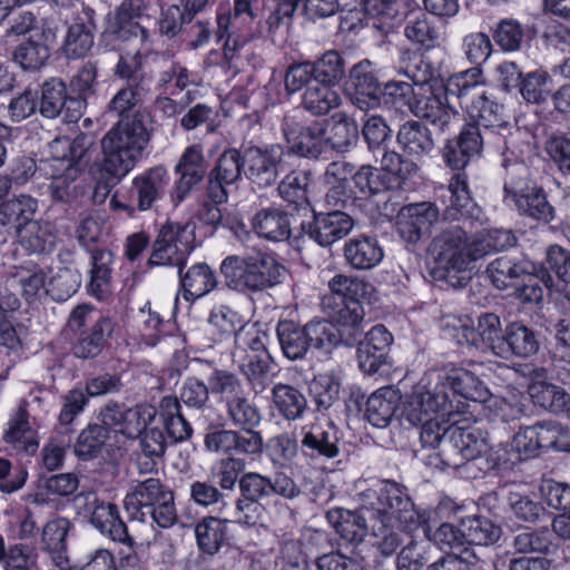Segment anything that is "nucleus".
I'll list each match as a JSON object with an SVG mask.
<instances>
[{"mask_svg": "<svg viewBox=\"0 0 570 570\" xmlns=\"http://www.w3.org/2000/svg\"><path fill=\"white\" fill-rule=\"evenodd\" d=\"M405 73L419 87L417 90L405 81H389L381 94L384 104L396 110L407 108L415 117L425 119L439 130L454 125L456 115L442 105V82H431V73L422 77L410 73L409 70Z\"/></svg>", "mask_w": 570, "mask_h": 570, "instance_id": "1", "label": "nucleus"}, {"mask_svg": "<svg viewBox=\"0 0 570 570\" xmlns=\"http://www.w3.org/2000/svg\"><path fill=\"white\" fill-rule=\"evenodd\" d=\"M428 255L433 262L434 278L453 288H462L471 279V264L478 261L473 239L461 226L441 229L431 240Z\"/></svg>", "mask_w": 570, "mask_h": 570, "instance_id": "2", "label": "nucleus"}, {"mask_svg": "<svg viewBox=\"0 0 570 570\" xmlns=\"http://www.w3.org/2000/svg\"><path fill=\"white\" fill-rule=\"evenodd\" d=\"M145 112L136 110L130 119L119 121L101 139V170L109 177H125L138 163L150 140Z\"/></svg>", "mask_w": 570, "mask_h": 570, "instance_id": "3", "label": "nucleus"}, {"mask_svg": "<svg viewBox=\"0 0 570 570\" xmlns=\"http://www.w3.org/2000/svg\"><path fill=\"white\" fill-rule=\"evenodd\" d=\"M220 273L230 289L262 292L281 284L286 268L267 253L227 256L220 264Z\"/></svg>", "mask_w": 570, "mask_h": 570, "instance_id": "4", "label": "nucleus"}, {"mask_svg": "<svg viewBox=\"0 0 570 570\" xmlns=\"http://www.w3.org/2000/svg\"><path fill=\"white\" fill-rule=\"evenodd\" d=\"M331 293L322 298V307L327 315L341 313L352 325L363 326V302H370L374 293L372 284L357 277L335 275L330 282Z\"/></svg>", "mask_w": 570, "mask_h": 570, "instance_id": "5", "label": "nucleus"}, {"mask_svg": "<svg viewBox=\"0 0 570 570\" xmlns=\"http://www.w3.org/2000/svg\"><path fill=\"white\" fill-rule=\"evenodd\" d=\"M195 226L190 223H166L154 242L150 266H169L181 272L194 248Z\"/></svg>", "mask_w": 570, "mask_h": 570, "instance_id": "6", "label": "nucleus"}, {"mask_svg": "<svg viewBox=\"0 0 570 570\" xmlns=\"http://www.w3.org/2000/svg\"><path fill=\"white\" fill-rule=\"evenodd\" d=\"M365 497L376 499L375 502H371V518L395 520L403 531H413L419 527L420 517L405 487L385 481L379 491L367 490Z\"/></svg>", "mask_w": 570, "mask_h": 570, "instance_id": "7", "label": "nucleus"}, {"mask_svg": "<svg viewBox=\"0 0 570 570\" xmlns=\"http://www.w3.org/2000/svg\"><path fill=\"white\" fill-rule=\"evenodd\" d=\"M150 0H122L106 19L105 35L120 41L137 40L140 45L149 40L146 26L151 20Z\"/></svg>", "mask_w": 570, "mask_h": 570, "instance_id": "8", "label": "nucleus"}, {"mask_svg": "<svg viewBox=\"0 0 570 570\" xmlns=\"http://www.w3.org/2000/svg\"><path fill=\"white\" fill-rule=\"evenodd\" d=\"M488 450L489 445L484 438L473 431L453 426L443 440L441 449L429 456L428 464L434 468L459 469Z\"/></svg>", "mask_w": 570, "mask_h": 570, "instance_id": "9", "label": "nucleus"}, {"mask_svg": "<svg viewBox=\"0 0 570 570\" xmlns=\"http://www.w3.org/2000/svg\"><path fill=\"white\" fill-rule=\"evenodd\" d=\"M76 502L83 515L88 518L89 523L101 534L112 541L132 544V539L120 519L116 504L99 499L96 492L79 493L76 497Z\"/></svg>", "mask_w": 570, "mask_h": 570, "instance_id": "10", "label": "nucleus"}, {"mask_svg": "<svg viewBox=\"0 0 570 570\" xmlns=\"http://www.w3.org/2000/svg\"><path fill=\"white\" fill-rule=\"evenodd\" d=\"M468 112L472 122L464 127H475L482 137L483 144L490 148H500L501 138L513 124L505 117L504 107L490 100L485 95L471 102Z\"/></svg>", "mask_w": 570, "mask_h": 570, "instance_id": "11", "label": "nucleus"}, {"mask_svg": "<svg viewBox=\"0 0 570 570\" xmlns=\"http://www.w3.org/2000/svg\"><path fill=\"white\" fill-rule=\"evenodd\" d=\"M448 387L444 381L436 384L432 390L425 386H417L412 393L405 407V416L412 424L424 421V416L431 413L441 414L448 421L460 412V402L454 404L449 399Z\"/></svg>", "mask_w": 570, "mask_h": 570, "instance_id": "12", "label": "nucleus"}, {"mask_svg": "<svg viewBox=\"0 0 570 570\" xmlns=\"http://www.w3.org/2000/svg\"><path fill=\"white\" fill-rule=\"evenodd\" d=\"M85 109V100L68 95L67 86L60 78L43 82L39 107L43 117L55 119L60 116L63 122L73 124L82 117Z\"/></svg>", "mask_w": 570, "mask_h": 570, "instance_id": "13", "label": "nucleus"}, {"mask_svg": "<svg viewBox=\"0 0 570 570\" xmlns=\"http://www.w3.org/2000/svg\"><path fill=\"white\" fill-rule=\"evenodd\" d=\"M328 317L336 325L326 320H313L304 325L311 347L328 351L340 343L354 346L358 337L363 335V326L350 324L346 316L341 313H338V316L328 315Z\"/></svg>", "mask_w": 570, "mask_h": 570, "instance_id": "14", "label": "nucleus"}, {"mask_svg": "<svg viewBox=\"0 0 570 570\" xmlns=\"http://www.w3.org/2000/svg\"><path fill=\"white\" fill-rule=\"evenodd\" d=\"M244 150L235 148L223 151L215 167L208 174L207 196L213 203L224 204L228 200L229 187L234 186L245 174Z\"/></svg>", "mask_w": 570, "mask_h": 570, "instance_id": "15", "label": "nucleus"}, {"mask_svg": "<svg viewBox=\"0 0 570 570\" xmlns=\"http://www.w3.org/2000/svg\"><path fill=\"white\" fill-rule=\"evenodd\" d=\"M283 155V148L279 145L245 148L243 160L246 178L259 188L274 185L279 176Z\"/></svg>", "mask_w": 570, "mask_h": 570, "instance_id": "16", "label": "nucleus"}, {"mask_svg": "<svg viewBox=\"0 0 570 570\" xmlns=\"http://www.w3.org/2000/svg\"><path fill=\"white\" fill-rule=\"evenodd\" d=\"M312 214V220L301 224L302 237L307 236L321 246H330L345 237L354 227V219L341 209Z\"/></svg>", "mask_w": 570, "mask_h": 570, "instance_id": "17", "label": "nucleus"}, {"mask_svg": "<svg viewBox=\"0 0 570 570\" xmlns=\"http://www.w3.org/2000/svg\"><path fill=\"white\" fill-rule=\"evenodd\" d=\"M283 132L291 153L311 159H317L326 148V129L321 122L304 126L285 118Z\"/></svg>", "mask_w": 570, "mask_h": 570, "instance_id": "18", "label": "nucleus"}, {"mask_svg": "<svg viewBox=\"0 0 570 570\" xmlns=\"http://www.w3.org/2000/svg\"><path fill=\"white\" fill-rule=\"evenodd\" d=\"M440 210L434 203L421 202L403 206L396 218L399 235L407 243H417L439 220Z\"/></svg>", "mask_w": 570, "mask_h": 570, "instance_id": "19", "label": "nucleus"}, {"mask_svg": "<svg viewBox=\"0 0 570 570\" xmlns=\"http://www.w3.org/2000/svg\"><path fill=\"white\" fill-rule=\"evenodd\" d=\"M358 337L357 358L360 368L365 374H374L386 362L387 353L393 343L392 334L383 325L373 326L362 338Z\"/></svg>", "mask_w": 570, "mask_h": 570, "instance_id": "20", "label": "nucleus"}, {"mask_svg": "<svg viewBox=\"0 0 570 570\" xmlns=\"http://www.w3.org/2000/svg\"><path fill=\"white\" fill-rule=\"evenodd\" d=\"M340 432L330 421L303 428L301 441L304 455L316 459H334L340 454Z\"/></svg>", "mask_w": 570, "mask_h": 570, "instance_id": "21", "label": "nucleus"}, {"mask_svg": "<svg viewBox=\"0 0 570 570\" xmlns=\"http://www.w3.org/2000/svg\"><path fill=\"white\" fill-rule=\"evenodd\" d=\"M169 177L165 167L149 168L132 179L130 198L141 212L151 209L165 195Z\"/></svg>", "mask_w": 570, "mask_h": 570, "instance_id": "22", "label": "nucleus"}, {"mask_svg": "<svg viewBox=\"0 0 570 570\" xmlns=\"http://www.w3.org/2000/svg\"><path fill=\"white\" fill-rule=\"evenodd\" d=\"M441 198L445 219L474 218L480 214V208L470 196L466 177L463 174H455L450 179L449 185L441 189Z\"/></svg>", "mask_w": 570, "mask_h": 570, "instance_id": "23", "label": "nucleus"}, {"mask_svg": "<svg viewBox=\"0 0 570 570\" xmlns=\"http://www.w3.org/2000/svg\"><path fill=\"white\" fill-rule=\"evenodd\" d=\"M94 145L95 139L91 135L79 134L72 140L68 137L53 139L49 149L52 159L62 163L65 170H69L70 175L78 174L80 168L88 164Z\"/></svg>", "mask_w": 570, "mask_h": 570, "instance_id": "24", "label": "nucleus"}, {"mask_svg": "<svg viewBox=\"0 0 570 570\" xmlns=\"http://www.w3.org/2000/svg\"><path fill=\"white\" fill-rule=\"evenodd\" d=\"M350 80L353 89L351 100L360 109L366 110L380 104L383 90L370 61L355 65L350 71Z\"/></svg>", "mask_w": 570, "mask_h": 570, "instance_id": "25", "label": "nucleus"}, {"mask_svg": "<svg viewBox=\"0 0 570 570\" xmlns=\"http://www.w3.org/2000/svg\"><path fill=\"white\" fill-rule=\"evenodd\" d=\"M173 492L159 480L148 478L131 488L124 500L127 512L134 518H142L144 510H149L165 499H169Z\"/></svg>", "mask_w": 570, "mask_h": 570, "instance_id": "26", "label": "nucleus"}, {"mask_svg": "<svg viewBox=\"0 0 570 570\" xmlns=\"http://www.w3.org/2000/svg\"><path fill=\"white\" fill-rule=\"evenodd\" d=\"M540 348L538 333L520 322H512L504 328V342L499 357L510 360L511 357L528 358Z\"/></svg>", "mask_w": 570, "mask_h": 570, "instance_id": "27", "label": "nucleus"}, {"mask_svg": "<svg viewBox=\"0 0 570 570\" xmlns=\"http://www.w3.org/2000/svg\"><path fill=\"white\" fill-rule=\"evenodd\" d=\"M442 88L444 89V97L442 98V105L449 109H451L458 117V120L454 125L449 126L444 129H440L441 132H452L458 127H460L462 122L461 112L455 109L451 102L449 101L450 96H455L462 108L468 109L471 106L473 100L479 99L485 95L481 80H466V76H460L459 73L451 77L446 85L442 82Z\"/></svg>", "mask_w": 570, "mask_h": 570, "instance_id": "28", "label": "nucleus"}, {"mask_svg": "<svg viewBox=\"0 0 570 570\" xmlns=\"http://www.w3.org/2000/svg\"><path fill=\"white\" fill-rule=\"evenodd\" d=\"M484 146L475 127H463L455 140L448 141L443 157L449 167L461 170L473 157L480 155Z\"/></svg>", "mask_w": 570, "mask_h": 570, "instance_id": "29", "label": "nucleus"}, {"mask_svg": "<svg viewBox=\"0 0 570 570\" xmlns=\"http://www.w3.org/2000/svg\"><path fill=\"white\" fill-rule=\"evenodd\" d=\"M365 513L371 514V510L351 511L337 508L327 511L326 519L344 541L358 544L368 531L371 532V525H368Z\"/></svg>", "mask_w": 570, "mask_h": 570, "instance_id": "30", "label": "nucleus"}, {"mask_svg": "<svg viewBox=\"0 0 570 570\" xmlns=\"http://www.w3.org/2000/svg\"><path fill=\"white\" fill-rule=\"evenodd\" d=\"M252 227L259 237L283 242L292 235L291 215L278 207H265L253 216Z\"/></svg>", "mask_w": 570, "mask_h": 570, "instance_id": "31", "label": "nucleus"}, {"mask_svg": "<svg viewBox=\"0 0 570 570\" xmlns=\"http://www.w3.org/2000/svg\"><path fill=\"white\" fill-rule=\"evenodd\" d=\"M4 441L14 450L23 452L27 455L36 453L39 442L37 432L31 428L27 402H22L14 416L9 422V428L4 434Z\"/></svg>", "mask_w": 570, "mask_h": 570, "instance_id": "32", "label": "nucleus"}, {"mask_svg": "<svg viewBox=\"0 0 570 570\" xmlns=\"http://www.w3.org/2000/svg\"><path fill=\"white\" fill-rule=\"evenodd\" d=\"M383 249L375 237L358 235L344 245V257L355 269H371L383 259Z\"/></svg>", "mask_w": 570, "mask_h": 570, "instance_id": "33", "label": "nucleus"}, {"mask_svg": "<svg viewBox=\"0 0 570 570\" xmlns=\"http://www.w3.org/2000/svg\"><path fill=\"white\" fill-rule=\"evenodd\" d=\"M400 394L391 386L374 392L366 402L365 416L376 428H386L392 421L400 403Z\"/></svg>", "mask_w": 570, "mask_h": 570, "instance_id": "34", "label": "nucleus"}, {"mask_svg": "<svg viewBox=\"0 0 570 570\" xmlns=\"http://www.w3.org/2000/svg\"><path fill=\"white\" fill-rule=\"evenodd\" d=\"M271 401L279 416L287 421L302 419L307 410L305 395L291 384H275L271 390Z\"/></svg>", "mask_w": 570, "mask_h": 570, "instance_id": "35", "label": "nucleus"}, {"mask_svg": "<svg viewBox=\"0 0 570 570\" xmlns=\"http://www.w3.org/2000/svg\"><path fill=\"white\" fill-rule=\"evenodd\" d=\"M397 142L410 156L421 158L434 148L430 129L417 120L403 124L397 131Z\"/></svg>", "mask_w": 570, "mask_h": 570, "instance_id": "36", "label": "nucleus"}, {"mask_svg": "<svg viewBox=\"0 0 570 570\" xmlns=\"http://www.w3.org/2000/svg\"><path fill=\"white\" fill-rule=\"evenodd\" d=\"M177 275L187 301L203 297L217 286L214 271L205 263L193 265L186 273L177 272Z\"/></svg>", "mask_w": 570, "mask_h": 570, "instance_id": "37", "label": "nucleus"}, {"mask_svg": "<svg viewBox=\"0 0 570 570\" xmlns=\"http://www.w3.org/2000/svg\"><path fill=\"white\" fill-rule=\"evenodd\" d=\"M168 436L175 442H183L190 438L193 428L181 414V406L178 397L164 396L160 400L157 411Z\"/></svg>", "mask_w": 570, "mask_h": 570, "instance_id": "38", "label": "nucleus"}, {"mask_svg": "<svg viewBox=\"0 0 570 570\" xmlns=\"http://www.w3.org/2000/svg\"><path fill=\"white\" fill-rule=\"evenodd\" d=\"M410 531H403L399 524L395 529L392 520L385 518H371V535L373 537V547L381 556L387 558L393 556L396 550L405 543V537Z\"/></svg>", "mask_w": 570, "mask_h": 570, "instance_id": "39", "label": "nucleus"}, {"mask_svg": "<svg viewBox=\"0 0 570 570\" xmlns=\"http://www.w3.org/2000/svg\"><path fill=\"white\" fill-rule=\"evenodd\" d=\"M448 389L454 394L466 400L484 403L491 399V392L487 385L472 372L456 370L444 377Z\"/></svg>", "mask_w": 570, "mask_h": 570, "instance_id": "40", "label": "nucleus"}, {"mask_svg": "<svg viewBox=\"0 0 570 570\" xmlns=\"http://www.w3.org/2000/svg\"><path fill=\"white\" fill-rule=\"evenodd\" d=\"M38 202L29 195H19L0 205V225L16 230L33 220Z\"/></svg>", "mask_w": 570, "mask_h": 570, "instance_id": "41", "label": "nucleus"}, {"mask_svg": "<svg viewBox=\"0 0 570 570\" xmlns=\"http://www.w3.org/2000/svg\"><path fill=\"white\" fill-rule=\"evenodd\" d=\"M518 213L537 222L548 224L553 220L556 210L549 203L546 191L535 186L513 200Z\"/></svg>", "mask_w": 570, "mask_h": 570, "instance_id": "42", "label": "nucleus"}, {"mask_svg": "<svg viewBox=\"0 0 570 570\" xmlns=\"http://www.w3.org/2000/svg\"><path fill=\"white\" fill-rule=\"evenodd\" d=\"M277 336L284 356L291 361L304 358L311 348L305 326H299L292 321L278 323Z\"/></svg>", "mask_w": 570, "mask_h": 570, "instance_id": "43", "label": "nucleus"}, {"mask_svg": "<svg viewBox=\"0 0 570 570\" xmlns=\"http://www.w3.org/2000/svg\"><path fill=\"white\" fill-rule=\"evenodd\" d=\"M358 139L356 122L344 114H335L328 122L325 132L326 146L337 153L347 151Z\"/></svg>", "mask_w": 570, "mask_h": 570, "instance_id": "44", "label": "nucleus"}, {"mask_svg": "<svg viewBox=\"0 0 570 570\" xmlns=\"http://www.w3.org/2000/svg\"><path fill=\"white\" fill-rule=\"evenodd\" d=\"M112 333V323L108 317H98L89 331L82 332L73 346V354L79 358H92L100 354L107 337Z\"/></svg>", "mask_w": 570, "mask_h": 570, "instance_id": "45", "label": "nucleus"}, {"mask_svg": "<svg viewBox=\"0 0 570 570\" xmlns=\"http://www.w3.org/2000/svg\"><path fill=\"white\" fill-rule=\"evenodd\" d=\"M114 255L105 248L91 250V271L89 292L98 299H104L110 292Z\"/></svg>", "mask_w": 570, "mask_h": 570, "instance_id": "46", "label": "nucleus"}, {"mask_svg": "<svg viewBox=\"0 0 570 570\" xmlns=\"http://www.w3.org/2000/svg\"><path fill=\"white\" fill-rule=\"evenodd\" d=\"M341 104V97L333 86L312 81L302 97V105L314 116L328 114Z\"/></svg>", "mask_w": 570, "mask_h": 570, "instance_id": "47", "label": "nucleus"}, {"mask_svg": "<svg viewBox=\"0 0 570 570\" xmlns=\"http://www.w3.org/2000/svg\"><path fill=\"white\" fill-rule=\"evenodd\" d=\"M225 410L230 424L238 429L253 430L262 421L261 411L244 395L243 391L225 399Z\"/></svg>", "mask_w": 570, "mask_h": 570, "instance_id": "48", "label": "nucleus"}, {"mask_svg": "<svg viewBox=\"0 0 570 570\" xmlns=\"http://www.w3.org/2000/svg\"><path fill=\"white\" fill-rule=\"evenodd\" d=\"M79 479L75 473H59L42 475L37 483V492L32 495V502L45 504L49 495L68 497L77 491Z\"/></svg>", "mask_w": 570, "mask_h": 570, "instance_id": "49", "label": "nucleus"}, {"mask_svg": "<svg viewBox=\"0 0 570 570\" xmlns=\"http://www.w3.org/2000/svg\"><path fill=\"white\" fill-rule=\"evenodd\" d=\"M16 234L20 245L32 254L46 253L52 248L55 243L49 224L36 219L20 227Z\"/></svg>", "mask_w": 570, "mask_h": 570, "instance_id": "50", "label": "nucleus"}, {"mask_svg": "<svg viewBox=\"0 0 570 570\" xmlns=\"http://www.w3.org/2000/svg\"><path fill=\"white\" fill-rule=\"evenodd\" d=\"M226 518L207 517L197 523L195 534L199 549L208 554L216 553L226 540Z\"/></svg>", "mask_w": 570, "mask_h": 570, "instance_id": "51", "label": "nucleus"}, {"mask_svg": "<svg viewBox=\"0 0 570 570\" xmlns=\"http://www.w3.org/2000/svg\"><path fill=\"white\" fill-rule=\"evenodd\" d=\"M266 340L267 334L255 324L240 326L235 333V346L232 352V358L267 354Z\"/></svg>", "mask_w": 570, "mask_h": 570, "instance_id": "52", "label": "nucleus"}, {"mask_svg": "<svg viewBox=\"0 0 570 570\" xmlns=\"http://www.w3.org/2000/svg\"><path fill=\"white\" fill-rule=\"evenodd\" d=\"M110 431L100 424H89L83 429L73 445L76 456L82 461L96 459L109 440Z\"/></svg>", "mask_w": 570, "mask_h": 570, "instance_id": "53", "label": "nucleus"}, {"mask_svg": "<svg viewBox=\"0 0 570 570\" xmlns=\"http://www.w3.org/2000/svg\"><path fill=\"white\" fill-rule=\"evenodd\" d=\"M255 393L263 392L268 385L272 368L269 353L233 360Z\"/></svg>", "mask_w": 570, "mask_h": 570, "instance_id": "54", "label": "nucleus"}, {"mask_svg": "<svg viewBox=\"0 0 570 570\" xmlns=\"http://www.w3.org/2000/svg\"><path fill=\"white\" fill-rule=\"evenodd\" d=\"M50 57L49 47L42 41V36L29 38L16 47L12 52L13 61L23 70L41 69Z\"/></svg>", "mask_w": 570, "mask_h": 570, "instance_id": "55", "label": "nucleus"}, {"mask_svg": "<svg viewBox=\"0 0 570 570\" xmlns=\"http://www.w3.org/2000/svg\"><path fill=\"white\" fill-rule=\"evenodd\" d=\"M306 173L292 171L282 179L277 190L281 198L295 209L312 213L313 208L306 193Z\"/></svg>", "mask_w": 570, "mask_h": 570, "instance_id": "56", "label": "nucleus"}, {"mask_svg": "<svg viewBox=\"0 0 570 570\" xmlns=\"http://www.w3.org/2000/svg\"><path fill=\"white\" fill-rule=\"evenodd\" d=\"M461 527L463 538L475 547L492 544L501 535V528L484 517H468L462 520Z\"/></svg>", "mask_w": 570, "mask_h": 570, "instance_id": "57", "label": "nucleus"}, {"mask_svg": "<svg viewBox=\"0 0 570 570\" xmlns=\"http://www.w3.org/2000/svg\"><path fill=\"white\" fill-rule=\"evenodd\" d=\"M500 138L501 147L493 149L501 153L504 167H508L509 163L523 161V156L532 150L529 132L515 126L500 135Z\"/></svg>", "mask_w": 570, "mask_h": 570, "instance_id": "58", "label": "nucleus"}, {"mask_svg": "<svg viewBox=\"0 0 570 570\" xmlns=\"http://www.w3.org/2000/svg\"><path fill=\"white\" fill-rule=\"evenodd\" d=\"M264 508L256 499H248L240 494L233 502H224L220 513L228 521H235L246 525L257 524L263 515Z\"/></svg>", "mask_w": 570, "mask_h": 570, "instance_id": "59", "label": "nucleus"}, {"mask_svg": "<svg viewBox=\"0 0 570 570\" xmlns=\"http://www.w3.org/2000/svg\"><path fill=\"white\" fill-rule=\"evenodd\" d=\"M94 47V32L83 22H73L68 26L61 47L68 58H83Z\"/></svg>", "mask_w": 570, "mask_h": 570, "instance_id": "60", "label": "nucleus"}, {"mask_svg": "<svg viewBox=\"0 0 570 570\" xmlns=\"http://www.w3.org/2000/svg\"><path fill=\"white\" fill-rule=\"evenodd\" d=\"M487 273L497 288L504 289L517 285V281L527 275V268L508 256H501L488 265Z\"/></svg>", "mask_w": 570, "mask_h": 570, "instance_id": "61", "label": "nucleus"}, {"mask_svg": "<svg viewBox=\"0 0 570 570\" xmlns=\"http://www.w3.org/2000/svg\"><path fill=\"white\" fill-rule=\"evenodd\" d=\"M530 395L537 404L551 412H570V394L550 383H535L530 387Z\"/></svg>", "mask_w": 570, "mask_h": 570, "instance_id": "62", "label": "nucleus"}, {"mask_svg": "<svg viewBox=\"0 0 570 570\" xmlns=\"http://www.w3.org/2000/svg\"><path fill=\"white\" fill-rule=\"evenodd\" d=\"M476 332L479 346L483 344L499 356L504 342V331H502L500 317L494 313L482 314L478 318Z\"/></svg>", "mask_w": 570, "mask_h": 570, "instance_id": "63", "label": "nucleus"}, {"mask_svg": "<svg viewBox=\"0 0 570 570\" xmlns=\"http://www.w3.org/2000/svg\"><path fill=\"white\" fill-rule=\"evenodd\" d=\"M431 550L429 542L410 539L397 556V570H422L430 560Z\"/></svg>", "mask_w": 570, "mask_h": 570, "instance_id": "64", "label": "nucleus"}]
</instances>
